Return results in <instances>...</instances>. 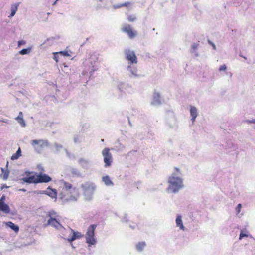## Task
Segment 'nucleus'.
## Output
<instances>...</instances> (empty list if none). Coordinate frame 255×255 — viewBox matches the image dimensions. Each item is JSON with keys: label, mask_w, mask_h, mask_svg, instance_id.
Returning a JSON list of instances; mask_svg holds the SVG:
<instances>
[{"label": "nucleus", "mask_w": 255, "mask_h": 255, "mask_svg": "<svg viewBox=\"0 0 255 255\" xmlns=\"http://www.w3.org/2000/svg\"><path fill=\"white\" fill-rule=\"evenodd\" d=\"M168 184L166 189L168 193L176 194L183 188L182 174L179 168H174V171L168 177Z\"/></svg>", "instance_id": "nucleus-1"}, {"label": "nucleus", "mask_w": 255, "mask_h": 255, "mask_svg": "<svg viewBox=\"0 0 255 255\" xmlns=\"http://www.w3.org/2000/svg\"><path fill=\"white\" fill-rule=\"evenodd\" d=\"M61 185L63 186L64 191L60 196L63 201H76L78 199L80 193L78 188L73 187L71 183L63 180L61 181Z\"/></svg>", "instance_id": "nucleus-2"}, {"label": "nucleus", "mask_w": 255, "mask_h": 255, "mask_svg": "<svg viewBox=\"0 0 255 255\" xmlns=\"http://www.w3.org/2000/svg\"><path fill=\"white\" fill-rule=\"evenodd\" d=\"M84 199L89 201L92 200L97 186L95 183L91 182H86L80 186Z\"/></svg>", "instance_id": "nucleus-3"}, {"label": "nucleus", "mask_w": 255, "mask_h": 255, "mask_svg": "<svg viewBox=\"0 0 255 255\" xmlns=\"http://www.w3.org/2000/svg\"><path fill=\"white\" fill-rule=\"evenodd\" d=\"M97 225L92 224L90 225L87 230L86 233L84 236L86 239V243L89 247L95 245L97 243V239L95 236V231Z\"/></svg>", "instance_id": "nucleus-4"}, {"label": "nucleus", "mask_w": 255, "mask_h": 255, "mask_svg": "<svg viewBox=\"0 0 255 255\" xmlns=\"http://www.w3.org/2000/svg\"><path fill=\"white\" fill-rule=\"evenodd\" d=\"M31 144L37 153H40L43 148L50 146L49 141L44 139H34L31 141Z\"/></svg>", "instance_id": "nucleus-5"}, {"label": "nucleus", "mask_w": 255, "mask_h": 255, "mask_svg": "<svg viewBox=\"0 0 255 255\" xmlns=\"http://www.w3.org/2000/svg\"><path fill=\"white\" fill-rule=\"evenodd\" d=\"M98 58L97 55L92 54L87 61V63H90L91 64L88 69V71L90 74V76H91L93 73L98 69Z\"/></svg>", "instance_id": "nucleus-6"}, {"label": "nucleus", "mask_w": 255, "mask_h": 255, "mask_svg": "<svg viewBox=\"0 0 255 255\" xmlns=\"http://www.w3.org/2000/svg\"><path fill=\"white\" fill-rule=\"evenodd\" d=\"M125 59L128 61V64H135L137 63V58L135 52L129 49H126L124 50Z\"/></svg>", "instance_id": "nucleus-7"}, {"label": "nucleus", "mask_w": 255, "mask_h": 255, "mask_svg": "<svg viewBox=\"0 0 255 255\" xmlns=\"http://www.w3.org/2000/svg\"><path fill=\"white\" fill-rule=\"evenodd\" d=\"M121 31L127 34L129 38L134 39L137 35L136 31L133 30L131 26L128 24L123 25L121 28Z\"/></svg>", "instance_id": "nucleus-8"}, {"label": "nucleus", "mask_w": 255, "mask_h": 255, "mask_svg": "<svg viewBox=\"0 0 255 255\" xmlns=\"http://www.w3.org/2000/svg\"><path fill=\"white\" fill-rule=\"evenodd\" d=\"M102 155L104 158L105 167H107L111 166L113 161V159L112 154L110 152V149L108 148H105L102 151Z\"/></svg>", "instance_id": "nucleus-9"}, {"label": "nucleus", "mask_w": 255, "mask_h": 255, "mask_svg": "<svg viewBox=\"0 0 255 255\" xmlns=\"http://www.w3.org/2000/svg\"><path fill=\"white\" fill-rule=\"evenodd\" d=\"M127 71L129 76L131 78H138L140 76L138 74L137 68L134 64H128L127 67Z\"/></svg>", "instance_id": "nucleus-10"}, {"label": "nucleus", "mask_w": 255, "mask_h": 255, "mask_svg": "<svg viewBox=\"0 0 255 255\" xmlns=\"http://www.w3.org/2000/svg\"><path fill=\"white\" fill-rule=\"evenodd\" d=\"M59 232L61 234V236L69 242V239L70 238L72 234L73 229L69 227H68L67 228L63 227Z\"/></svg>", "instance_id": "nucleus-11"}, {"label": "nucleus", "mask_w": 255, "mask_h": 255, "mask_svg": "<svg viewBox=\"0 0 255 255\" xmlns=\"http://www.w3.org/2000/svg\"><path fill=\"white\" fill-rule=\"evenodd\" d=\"M78 163L85 170H88L91 166V160L83 157L79 158L78 160Z\"/></svg>", "instance_id": "nucleus-12"}, {"label": "nucleus", "mask_w": 255, "mask_h": 255, "mask_svg": "<svg viewBox=\"0 0 255 255\" xmlns=\"http://www.w3.org/2000/svg\"><path fill=\"white\" fill-rule=\"evenodd\" d=\"M46 225L51 226L59 231H60L63 227L56 219L52 218L48 220Z\"/></svg>", "instance_id": "nucleus-13"}, {"label": "nucleus", "mask_w": 255, "mask_h": 255, "mask_svg": "<svg viewBox=\"0 0 255 255\" xmlns=\"http://www.w3.org/2000/svg\"><path fill=\"white\" fill-rule=\"evenodd\" d=\"M51 180V178L45 174H39L36 177V182L38 183H47Z\"/></svg>", "instance_id": "nucleus-14"}, {"label": "nucleus", "mask_w": 255, "mask_h": 255, "mask_svg": "<svg viewBox=\"0 0 255 255\" xmlns=\"http://www.w3.org/2000/svg\"><path fill=\"white\" fill-rule=\"evenodd\" d=\"M161 104L160 100V96L158 92H155L153 93V99L151 102V104L153 106H157Z\"/></svg>", "instance_id": "nucleus-15"}, {"label": "nucleus", "mask_w": 255, "mask_h": 255, "mask_svg": "<svg viewBox=\"0 0 255 255\" xmlns=\"http://www.w3.org/2000/svg\"><path fill=\"white\" fill-rule=\"evenodd\" d=\"M84 236V235L82 234L79 232H75L73 230V232L71 237L69 239V242L72 243L73 241L77 239H80Z\"/></svg>", "instance_id": "nucleus-16"}, {"label": "nucleus", "mask_w": 255, "mask_h": 255, "mask_svg": "<svg viewBox=\"0 0 255 255\" xmlns=\"http://www.w3.org/2000/svg\"><path fill=\"white\" fill-rule=\"evenodd\" d=\"M21 180H22L24 182H26L27 183H37L36 182V177L35 175H32L28 177H25L22 178Z\"/></svg>", "instance_id": "nucleus-17"}, {"label": "nucleus", "mask_w": 255, "mask_h": 255, "mask_svg": "<svg viewBox=\"0 0 255 255\" xmlns=\"http://www.w3.org/2000/svg\"><path fill=\"white\" fill-rule=\"evenodd\" d=\"M176 225L177 227H178L180 230H184L185 227L183 225V221L182 220V216L180 215H177L176 220Z\"/></svg>", "instance_id": "nucleus-18"}, {"label": "nucleus", "mask_w": 255, "mask_h": 255, "mask_svg": "<svg viewBox=\"0 0 255 255\" xmlns=\"http://www.w3.org/2000/svg\"><path fill=\"white\" fill-rule=\"evenodd\" d=\"M190 114L191 117V120L194 122L198 115L197 109L195 106H190Z\"/></svg>", "instance_id": "nucleus-19"}, {"label": "nucleus", "mask_w": 255, "mask_h": 255, "mask_svg": "<svg viewBox=\"0 0 255 255\" xmlns=\"http://www.w3.org/2000/svg\"><path fill=\"white\" fill-rule=\"evenodd\" d=\"M46 191V195H47L52 198H56L57 193L56 189H51L50 187L49 186L47 188Z\"/></svg>", "instance_id": "nucleus-20"}, {"label": "nucleus", "mask_w": 255, "mask_h": 255, "mask_svg": "<svg viewBox=\"0 0 255 255\" xmlns=\"http://www.w3.org/2000/svg\"><path fill=\"white\" fill-rule=\"evenodd\" d=\"M19 3H16L13 4L11 5V7H10L11 13L8 16L9 18H10L15 15V14L18 9V7L19 6Z\"/></svg>", "instance_id": "nucleus-21"}, {"label": "nucleus", "mask_w": 255, "mask_h": 255, "mask_svg": "<svg viewBox=\"0 0 255 255\" xmlns=\"http://www.w3.org/2000/svg\"><path fill=\"white\" fill-rule=\"evenodd\" d=\"M0 211L4 213L8 214L10 213V208L6 203H0Z\"/></svg>", "instance_id": "nucleus-22"}, {"label": "nucleus", "mask_w": 255, "mask_h": 255, "mask_svg": "<svg viewBox=\"0 0 255 255\" xmlns=\"http://www.w3.org/2000/svg\"><path fill=\"white\" fill-rule=\"evenodd\" d=\"M102 180L107 186H113L114 185L113 182L112 181L108 175L102 177Z\"/></svg>", "instance_id": "nucleus-23"}, {"label": "nucleus", "mask_w": 255, "mask_h": 255, "mask_svg": "<svg viewBox=\"0 0 255 255\" xmlns=\"http://www.w3.org/2000/svg\"><path fill=\"white\" fill-rule=\"evenodd\" d=\"M70 172L72 174L73 176L77 177H82V173L80 171L74 167H71L70 169Z\"/></svg>", "instance_id": "nucleus-24"}, {"label": "nucleus", "mask_w": 255, "mask_h": 255, "mask_svg": "<svg viewBox=\"0 0 255 255\" xmlns=\"http://www.w3.org/2000/svg\"><path fill=\"white\" fill-rule=\"evenodd\" d=\"M146 244L145 243V242L144 241H142V242H139L138 243H137L136 245H135V248H136V250L138 251V252H142L144 248L146 247Z\"/></svg>", "instance_id": "nucleus-25"}, {"label": "nucleus", "mask_w": 255, "mask_h": 255, "mask_svg": "<svg viewBox=\"0 0 255 255\" xmlns=\"http://www.w3.org/2000/svg\"><path fill=\"white\" fill-rule=\"evenodd\" d=\"M6 225L7 227L10 228L12 230L14 231L15 232H17L19 231V227L17 225L14 224L12 222L9 221V222H6Z\"/></svg>", "instance_id": "nucleus-26"}, {"label": "nucleus", "mask_w": 255, "mask_h": 255, "mask_svg": "<svg viewBox=\"0 0 255 255\" xmlns=\"http://www.w3.org/2000/svg\"><path fill=\"white\" fill-rule=\"evenodd\" d=\"M21 156V150L20 147L18 148L16 152L13 154L11 157V159L12 160H15L18 159Z\"/></svg>", "instance_id": "nucleus-27"}, {"label": "nucleus", "mask_w": 255, "mask_h": 255, "mask_svg": "<svg viewBox=\"0 0 255 255\" xmlns=\"http://www.w3.org/2000/svg\"><path fill=\"white\" fill-rule=\"evenodd\" d=\"M83 137L81 134H76L74 136V142L75 144H79L83 141Z\"/></svg>", "instance_id": "nucleus-28"}, {"label": "nucleus", "mask_w": 255, "mask_h": 255, "mask_svg": "<svg viewBox=\"0 0 255 255\" xmlns=\"http://www.w3.org/2000/svg\"><path fill=\"white\" fill-rule=\"evenodd\" d=\"M130 4V3L129 2H126L121 3V4H117L113 5L112 6V8L114 9H116L121 8L122 7L129 6Z\"/></svg>", "instance_id": "nucleus-29"}, {"label": "nucleus", "mask_w": 255, "mask_h": 255, "mask_svg": "<svg viewBox=\"0 0 255 255\" xmlns=\"http://www.w3.org/2000/svg\"><path fill=\"white\" fill-rule=\"evenodd\" d=\"M2 174H1V177L4 180H6L7 179L9 176V171H4V169L1 168Z\"/></svg>", "instance_id": "nucleus-30"}, {"label": "nucleus", "mask_w": 255, "mask_h": 255, "mask_svg": "<svg viewBox=\"0 0 255 255\" xmlns=\"http://www.w3.org/2000/svg\"><path fill=\"white\" fill-rule=\"evenodd\" d=\"M249 236L248 231L246 229L241 230L239 235V240H241L244 237H247Z\"/></svg>", "instance_id": "nucleus-31"}, {"label": "nucleus", "mask_w": 255, "mask_h": 255, "mask_svg": "<svg viewBox=\"0 0 255 255\" xmlns=\"http://www.w3.org/2000/svg\"><path fill=\"white\" fill-rule=\"evenodd\" d=\"M32 48L28 47L27 48L23 49L19 52V53L21 55H26L28 54L31 51Z\"/></svg>", "instance_id": "nucleus-32"}, {"label": "nucleus", "mask_w": 255, "mask_h": 255, "mask_svg": "<svg viewBox=\"0 0 255 255\" xmlns=\"http://www.w3.org/2000/svg\"><path fill=\"white\" fill-rule=\"evenodd\" d=\"M16 121H17L18 123L22 127H25L26 126V123L23 118L20 119V118L18 119H15Z\"/></svg>", "instance_id": "nucleus-33"}, {"label": "nucleus", "mask_w": 255, "mask_h": 255, "mask_svg": "<svg viewBox=\"0 0 255 255\" xmlns=\"http://www.w3.org/2000/svg\"><path fill=\"white\" fill-rule=\"evenodd\" d=\"M48 216L49 219H56V213L53 210L50 211L48 213Z\"/></svg>", "instance_id": "nucleus-34"}, {"label": "nucleus", "mask_w": 255, "mask_h": 255, "mask_svg": "<svg viewBox=\"0 0 255 255\" xmlns=\"http://www.w3.org/2000/svg\"><path fill=\"white\" fill-rule=\"evenodd\" d=\"M65 151L68 158L71 160H74L75 159V156L74 154L69 152L66 149H65Z\"/></svg>", "instance_id": "nucleus-35"}, {"label": "nucleus", "mask_w": 255, "mask_h": 255, "mask_svg": "<svg viewBox=\"0 0 255 255\" xmlns=\"http://www.w3.org/2000/svg\"><path fill=\"white\" fill-rule=\"evenodd\" d=\"M55 147V149H56V153H58L59 152V151L63 148V146L61 145V144H59L58 143H55L54 144Z\"/></svg>", "instance_id": "nucleus-36"}, {"label": "nucleus", "mask_w": 255, "mask_h": 255, "mask_svg": "<svg viewBox=\"0 0 255 255\" xmlns=\"http://www.w3.org/2000/svg\"><path fill=\"white\" fill-rule=\"evenodd\" d=\"M199 44L198 43H194L191 45L192 51L191 52H194V51H196L198 48Z\"/></svg>", "instance_id": "nucleus-37"}, {"label": "nucleus", "mask_w": 255, "mask_h": 255, "mask_svg": "<svg viewBox=\"0 0 255 255\" xmlns=\"http://www.w3.org/2000/svg\"><path fill=\"white\" fill-rule=\"evenodd\" d=\"M63 67H61L62 70L63 72L68 74L69 73V69H68V66L66 65L65 63L63 64Z\"/></svg>", "instance_id": "nucleus-38"}, {"label": "nucleus", "mask_w": 255, "mask_h": 255, "mask_svg": "<svg viewBox=\"0 0 255 255\" xmlns=\"http://www.w3.org/2000/svg\"><path fill=\"white\" fill-rule=\"evenodd\" d=\"M127 19L130 22H133L136 20V18L135 16L133 15H130L128 16Z\"/></svg>", "instance_id": "nucleus-39"}, {"label": "nucleus", "mask_w": 255, "mask_h": 255, "mask_svg": "<svg viewBox=\"0 0 255 255\" xmlns=\"http://www.w3.org/2000/svg\"><path fill=\"white\" fill-rule=\"evenodd\" d=\"M58 53L62 56H70V54L67 51H60L58 52Z\"/></svg>", "instance_id": "nucleus-40"}, {"label": "nucleus", "mask_w": 255, "mask_h": 255, "mask_svg": "<svg viewBox=\"0 0 255 255\" xmlns=\"http://www.w3.org/2000/svg\"><path fill=\"white\" fill-rule=\"evenodd\" d=\"M242 208V204H238L236 208V215H238L241 211V209Z\"/></svg>", "instance_id": "nucleus-41"}, {"label": "nucleus", "mask_w": 255, "mask_h": 255, "mask_svg": "<svg viewBox=\"0 0 255 255\" xmlns=\"http://www.w3.org/2000/svg\"><path fill=\"white\" fill-rule=\"evenodd\" d=\"M53 55H54V56H53L54 60L56 62H57L58 61V59L59 58V56H60V55H59L58 52H54Z\"/></svg>", "instance_id": "nucleus-42"}, {"label": "nucleus", "mask_w": 255, "mask_h": 255, "mask_svg": "<svg viewBox=\"0 0 255 255\" xmlns=\"http://www.w3.org/2000/svg\"><path fill=\"white\" fill-rule=\"evenodd\" d=\"M244 122L247 124H255V119L252 120H246Z\"/></svg>", "instance_id": "nucleus-43"}, {"label": "nucleus", "mask_w": 255, "mask_h": 255, "mask_svg": "<svg viewBox=\"0 0 255 255\" xmlns=\"http://www.w3.org/2000/svg\"><path fill=\"white\" fill-rule=\"evenodd\" d=\"M226 69H227V66H226L225 64H223L219 67V70L220 71H225Z\"/></svg>", "instance_id": "nucleus-44"}, {"label": "nucleus", "mask_w": 255, "mask_h": 255, "mask_svg": "<svg viewBox=\"0 0 255 255\" xmlns=\"http://www.w3.org/2000/svg\"><path fill=\"white\" fill-rule=\"evenodd\" d=\"M171 121H172V123L171 125H170V127L173 128L176 125V120L174 117L172 118Z\"/></svg>", "instance_id": "nucleus-45"}, {"label": "nucleus", "mask_w": 255, "mask_h": 255, "mask_svg": "<svg viewBox=\"0 0 255 255\" xmlns=\"http://www.w3.org/2000/svg\"><path fill=\"white\" fill-rule=\"evenodd\" d=\"M208 42L209 44H210V45H211L212 46L213 49H214V50L216 49V45L213 42H212L210 40H208Z\"/></svg>", "instance_id": "nucleus-46"}, {"label": "nucleus", "mask_w": 255, "mask_h": 255, "mask_svg": "<svg viewBox=\"0 0 255 255\" xmlns=\"http://www.w3.org/2000/svg\"><path fill=\"white\" fill-rule=\"evenodd\" d=\"M26 43V42L24 40H20L18 42V46H21V45H24Z\"/></svg>", "instance_id": "nucleus-47"}, {"label": "nucleus", "mask_w": 255, "mask_h": 255, "mask_svg": "<svg viewBox=\"0 0 255 255\" xmlns=\"http://www.w3.org/2000/svg\"><path fill=\"white\" fill-rule=\"evenodd\" d=\"M122 221H123V222H126V223L128 222V216H127V214H125L124 217L122 219Z\"/></svg>", "instance_id": "nucleus-48"}, {"label": "nucleus", "mask_w": 255, "mask_h": 255, "mask_svg": "<svg viewBox=\"0 0 255 255\" xmlns=\"http://www.w3.org/2000/svg\"><path fill=\"white\" fill-rule=\"evenodd\" d=\"M36 192L37 194H46L47 191H46V190H40V191H36Z\"/></svg>", "instance_id": "nucleus-49"}, {"label": "nucleus", "mask_w": 255, "mask_h": 255, "mask_svg": "<svg viewBox=\"0 0 255 255\" xmlns=\"http://www.w3.org/2000/svg\"><path fill=\"white\" fill-rule=\"evenodd\" d=\"M33 173L32 172H29L28 171H26L24 173V175L26 176V177H28L30 175H32L31 174H32Z\"/></svg>", "instance_id": "nucleus-50"}, {"label": "nucleus", "mask_w": 255, "mask_h": 255, "mask_svg": "<svg viewBox=\"0 0 255 255\" xmlns=\"http://www.w3.org/2000/svg\"><path fill=\"white\" fill-rule=\"evenodd\" d=\"M19 118H20V119L23 118V113L22 112H20L19 113L18 116L17 117H16L15 119H18Z\"/></svg>", "instance_id": "nucleus-51"}, {"label": "nucleus", "mask_w": 255, "mask_h": 255, "mask_svg": "<svg viewBox=\"0 0 255 255\" xmlns=\"http://www.w3.org/2000/svg\"><path fill=\"white\" fill-rule=\"evenodd\" d=\"M5 196H2L0 199V203H4Z\"/></svg>", "instance_id": "nucleus-52"}, {"label": "nucleus", "mask_w": 255, "mask_h": 255, "mask_svg": "<svg viewBox=\"0 0 255 255\" xmlns=\"http://www.w3.org/2000/svg\"><path fill=\"white\" fill-rule=\"evenodd\" d=\"M129 227L132 228V229H134L136 227V224H133V225H129Z\"/></svg>", "instance_id": "nucleus-53"}, {"label": "nucleus", "mask_w": 255, "mask_h": 255, "mask_svg": "<svg viewBox=\"0 0 255 255\" xmlns=\"http://www.w3.org/2000/svg\"><path fill=\"white\" fill-rule=\"evenodd\" d=\"M8 188V186H6V185H3L2 186H1V189L2 190L4 188Z\"/></svg>", "instance_id": "nucleus-54"}, {"label": "nucleus", "mask_w": 255, "mask_h": 255, "mask_svg": "<svg viewBox=\"0 0 255 255\" xmlns=\"http://www.w3.org/2000/svg\"><path fill=\"white\" fill-rule=\"evenodd\" d=\"M0 121H2V122H4V123H8V120L5 119V120H0Z\"/></svg>", "instance_id": "nucleus-55"}, {"label": "nucleus", "mask_w": 255, "mask_h": 255, "mask_svg": "<svg viewBox=\"0 0 255 255\" xmlns=\"http://www.w3.org/2000/svg\"><path fill=\"white\" fill-rule=\"evenodd\" d=\"M58 0H56V1H55L52 4L53 5H55L57 2Z\"/></svg>", "instance_id": "nucleus-56"}, {"label": "nucleus", "mask_w": 255, "mask_h": 255, "mask_svg": "<svg viewBox=\"0 0 255 255\" xmlns=\"http://www.w3.org/2000/svg\"><path fill=\"white\" fill-rule=\"evenodd\" d=\"M194 53H195V55L196 56H197V57L198 56V53L197 52H196L195 51H194Z\"/></svg>", "instance_id": "nucleus-57"}, {"label": "nucleus", "mask_w": 255, "mask_h": 255, "mask_svg": "<svg viewBox=\"0 0 255 255\" xmlns=\"http://www.w3.org/2000/svg\"><path fill=\"white\" fill-rule=\"evenodd\" d=\"M240 56H241V57H242L244 58L245 59H247V58H246V57H245V56H244L242 55L241 54H240Z\"/></svg>", "instance_id": "nucleus-58"}, {"label": "nucleus", "mask_w": 255, "mask_h": 255, "mask_svg": "<svg viewBox=\"0 0 255 255\" xmlns=\"http://www.w3.org/2000/svg\"><path fill=\"white\" fill-rule=\"evenodd\" d=\"M20 191H23V192H25L26 191V190L25 189H21L19 190Z\"/></svg>", "instance_id": "nucleus-59"}, {"label": "nucleus", "mask_w": 255, "mask_h": 255, "mask_svg": "<svg viewBox=\"0 0 255 255\" xmlns=\"http://www.w3.org/2000/svg\"><path fill=\"white\" fill-rule=\"evenodd\" d=\"M119 88L121 90L123 91V89H121V88L119 86Z\"/></svg>", "instance_id": "nucleus-60"}, {"label": "nucleus", "mask_w": 255, "mask_h": 255, "mask_svg": "<svg viewBox=\"0 0 255 255\" xmlns=\"http://www.w3.org/2000/svg\"><path fill=\"white\" fill-rule=\"evenodd\" d=\"M85 72H86L85 71H83V74H84H84H85Z\"/></svg>", "instance_id": "nucleus-61"}, {"label": "nucleus", "mask_w": 255, "mask_h": 255, "mask_svg": "<svg viewBox=\"0 0 255 255\" xmlns=\"http://www.w3.org/2000/svg\"><path fill=\"white\" fill-rule=\"evenodd\" d=\"M128 121H129V125H130V126H131V123H130V122L129 120H128Z\"/></svg>", "instance_id": "nucleus-62"}, {"label": "nucleus", "mask_w": 255, "mask_h": 255, "mask_svg": "<svg viewBox=\"0 0 255 255\" xmlns=\"http://www.w3.org/2000/svg\"><path fill=\"white\" fill-rule=\"evenodd\" d=\"M8 162H7V164H6V167L8 166Z\"/></svg>", "instance_id": "nucleus-63"}, {"label": "nucleus", "mask_w": 255, "mask_h": 255, "mask_svg": "<svg viewBox=\"0 0 255 255\" xmlns=\"http://www.w3.org/2000/svg\"><path fill=\"white\" fill-rule=\"evenodd\" d=\"M102 142L104 141V139H101Z\"/></svg>", "instance_id": "nucleus-64"}]
</instances>
